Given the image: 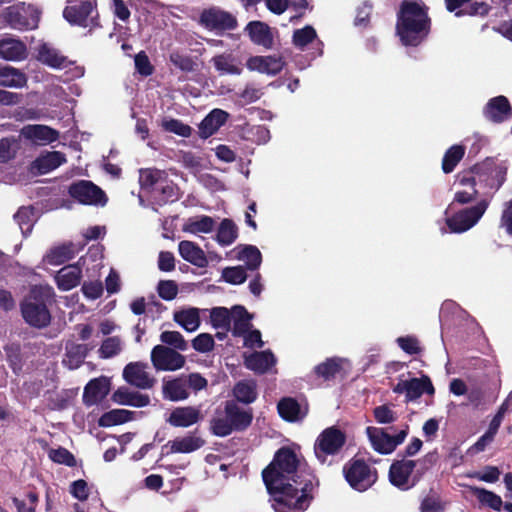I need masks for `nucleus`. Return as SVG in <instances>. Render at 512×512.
I'll return each mask as SVG.
<instances>
[{
  "label": "nucleus",
  "mask_w": 512,
  "mask_h": 512,
  "mask_svg": "<svg viewBox=\"0 0 512 512\" xmlns=\"http://www.w3.org/2000/svg\"><path fill=\"white\" fill-rule=\"evenodd\" d=\"M262 479L275 512H304L311 505L320 482L310 469H302L296 453L278 449L263 469Z\"/></svg>",
  "instance_id": "nucleus-1"
},
{
  "label": "nucleus",
  "mask_w": 512,
  "mask_h": 512,
  "mask_svg": "<svg viewBox=\"0 0 512 512\" xmlns=\"http://www.w3.org/2000/svg\"><path fill=\"white\" fill-rule=\"evenodd\" d=\"M431 18L428 8L416 1L403 0L397 12L396 34L404 46L417 47L429 35Z\"/></svg>",
  "instance_id": "nucleus-2"
},
{
  "label": "nucleus",
  "mask_w": 512,
  "mask_h": 512,
  "mask_svg": "<svg viewBox=\"0 0 512 512\" xmlns=\"http://www.w3.org/2000/svg\"><path fill=\"white\" fill-rule=\"evenodd\" d=\"M253 421L251 408L242 409L236 401L227 400L224 403L223 413L217 411L216 416L210 420V431L218 437L229 436L232 432L245 431Z\"/></svg>",
  "instance_id": "nucleus-3"
},
{
  "label": "nucleus",
  "mask_w": 512,
  "mask_h": 512,
  "mask_svg": "<svg viewBox=\"0 0 512 512\" xmlns=\"http://www.w3.org/2000/svg\"><path fill=\"white\" fill-rule=\"evenodd\" d=\"M53 289L49 286H33L21 303L24 320L33 327L44 328L50 324L51 314L48 304L52 302Z\"/></svg>",
  "instance_id": "nucleus-4"
},
{
  "label": "nucleus",
  "mask_w": 512,
  "mask_h": 512,
  "mask_svg": "<svg viewBox=\"0 0 512 512\" xmlns=\"http://www.w3.org/2000/svg\"><path fill=\"white\" fill-rule=\"evenodd\" d=\"M343 475L350 487L359 492L368 490L378 479L377 470L364 459L356 457L343 466Z\"/></svg>",
  "instance_id": "nucleus-5"
},
{
  "label": "nucleus",
  "mask_w": 512,
  "mask_h": 512,
  "mask_svg": "<svg viewBox=\"0 0 512 512\" xmlns=\"http://www.w3.org/2000/svg\"><path fill=\"white\" fill-rule=\"evenodd\" d=\"M347 437L344 431L336 426L325 428L316 438L314 454L321 464L328 463L329 456L337 455L346 444Z\"/></svg>",
  "instance_id": "nucleus-6"
},
{
  "label": "nucleus",
  "mask_w": 512,
  "mask_h": 512,
  "mask_svg": "<svg viewBox=\"0 0 512 512\" xmlns=\"http://www.w3.org/2000/svg\"><path fill=\"white\" fill-rule=\"evenodd\" d=\"M416 461L408 459L394 460L389 467L388 478L390 483L402 490L407 491L421 480L424 473L427 471V467L417 469L415 473Z\"/></svg>",
  "instance_id": "nucleus-7"
},
{
  "label": "nucleus",
  "mask_w": 512,
  "mask_h": 512,
  "mask_svg": "<svg viewBox=\"0 0 512 512\" xmlns=\"http://www.w3.org/2000/svg\"><path fill=\"white\" fill-rule=\"evenodd\" d=\"M63 17L71 25L89 28V31L101 27L97 0H80L78 4L68 5L63 10Z\"/></svg>",
  "instance_id": "nucleus-8"
},
{
  "label": "nucleus",
  "mask_w": 512,
  "mask_h": 512,
  "mask_svg": "<svg viewBox=\"0 0 512 512\" xmlns=\"http://www.w3.org/2000/svg\"><path fill=\"white\" fill-rule=\"evenodd\" d=\"M490 205L488 199H481L475 205L459 210L445 219L451 233H464L474 227Z\"/></svg>",
  "instance_id": "nucleus-9"
},
{
  "label": "nucleus",
  "mask_w": 512,
  "mask_h": 512,
  "mask_svg": "<svg viewBox=\"0 0 512 512\" xmlns=\"http://www.w3.org/2000/svg\"><path fill=\"white\" fill-rule=\"evenodd\" d=\"M367 436L373 449L380 454L392 453L398 445L402 444L409 434V425L405 424L397 434L391 436L383 428L367 427Z\"/></svg>",
  "instance_id": "nucleus-10"
},
{
  "label": "nucleus",
  "mask_w": 512,
  "mask_h": 512,
  "mask_svg": "<svg viewBox=\"0 0 512 512\" xmlns=\"http://www.w3.org/2000/svg\"><path fill=\"white\" fill-rule=\"evenodd\" d=\"M68 194L83 205L104 206L108 201L105 192L89 180L73 182L68 188Z\"/></svg>",
  "instance_id": "nucleus-11"
},
{
  "label": "nucleus",
  "mask_w": 512,
  "mask_h": 512,
  "mask_svg": "<svg viewBox=\"0 0 512 512\" xmlns=\"http://www.w3.org/2000/svg\"><path fill=\"white\" fill-rule=\"evenodd\" d=\"M199 22L210 31H231L238 26L237 19L232 13L218 7L204 9L200 14Z\"/></svg>",
  "instance_id": "nucleus-12"
},
{
  "label": "nucleus",
  "mask_w": 512,
  "mask_h": 512,
  "mask_svg": "<svg viewBox=\"0 0 512 512\" xmlns=\"http://www.w3.org/2000/svg\"><path fill=\"white\" fill-rule=\"evenodd\" d=\"M151 361L156 370L175 371L185 364V357L174 349L156 345L151 351Z\"/></svg>",
  "instance_id": "nucleus-13"
},
{
  "label": "nucleus",
  "mask_w": 512,
  "mask_h": 512,
  "mask_svg": "<svg viewBox=\"0 0 512 512\" xmlns=\"http://www.w3.org/2000/svg\"><path fill=\"white\" fill-rule=\"evenodd\" d=\"M21 136L33 145L45 146L58 140L59 132L46 125L28 124L20 131Z\"/></svg>",
  "instance_id": "nucleus-14"
},
{
  "label": "nucleus",
  "mask_w": 512,
  "mask_h": 512,
  "mask_svg": "<svg viewBox=\"0 0 512 512\" xmlns=\"http://www.w3.org/2000/svg\"><path fill=\"white\" fill-rule=\"evenodd\" d=\"M147 363L131 362L127 364L123 370L124 380L140 389H150L155 383V379L147 372Z\"/></svg>",
  "instance_id": "nucleus-15"
},
{
  "label": "nucleus",
  "mask_w": 512,
  "mask_h": 512,
  "mask_svg": "<svg viewBox=\"0 0 512 512\" xmlns=\"http://www.w3.org/2000/svg\"><path fill=\"white\" fill-rule=\"evenodd\" d=\"M284 66L285 61L283 57L277 55L251 56L246 62V67L250 71H257L272 76L279 74Z\"/></svg>",
  "instance_id": "nucleus-16"
},
{
  "label": "nucleus",
  "mask_w": 512,
  "mask_h": 512,
  "mask_svg": "<svg viewBox=\"0 0 512 512\" xmlns=\"http://www.w3.org/2000/svg\"><path fill=\"white\" fill-rule=\"evenodd\" d=\"M483 114L493 123H502L512 117V107L507 97L499 95L487 102Z\"/></svg>",
  "instance_id": "nucleus-17"
},
{
  "label": "nucleus",
  "mask_w": 512,
  "mask_h": 512,
  "mask_svg": "<svg viewBox=\"0 0 512 512\" xmlns=\"http://www.w3.org/2000/svg\"><path fill=\"white\" fill-rule=\"evenodd\" d=\"M110 392V381L107 377L101 376L90 380L83 392V403L86 406H93L106 398Z\"/></svg>",
  "instance_id": "nucleus-18"
},
{
  "label": "nucleus",
  "mask_w": 512,
  "mask_h": 512,
  "mask_svg": "<svg viewBox=\"0 0 512 512\" xmlns=\"http://www.w3.org/2000/svg\"><path fill=\"white\" fill-rule=\"evenodd\" d=\"M169 181L168 174L159 169L146 168L141 169L139 173V183L143 190L151 194L153 199L159 193L165 182Z\"/></svg>",
  "instance_id": "nucleus-19"
},
{
  "label": "nucleus",
  "mask_w": 512,
  "mask_h": 512,
  "mask_svg": "<svg viewBox=\"0 0 512 512\" xmlns=\"http://www.w3.org/2000/svg\"><path fill=\"white\" fill-rule=\"evenodd\" d=\"M201 419L202 415L199 408L183 406L174 408L166 421L173 427L187 428L198 423Z\"/></svg>",
  "instance_id": "nucleus-20"
},
{
  "label": "nucleus",
  "mask_w": 512,
  "mask_h": 512,
  "mask_svg": "<svg viewBox=\"0 0 512 512\" xmlns=\"http://www.w3.org/2000/svg\"><path fill=\"white\" fill-rule=\"evenodd\" d=\"M250 40L266 49H271L274 44V37L268 24L262 21H250L246 27Z\"/></svg>",
  "instance_id": "nucleus-21"
},
{
  "label": "nucleus",
  "mask_w": 512,
  "mask_h": 512,
  "mask_svg": "<svg viewBox=\"0 0 512 512\" xmlns=\"http://www.w3.org/2000/svg\"><path fill=\"white\" fill-rule=\"evenodd\" d=\"M423 394L430 396L435 394V388L428 375L422 374L419 378L414 377L407 380L405 402L416 401Z\"/></svg>",
  "instance_id": "nucleus-22"
},
{
  "label": "nucleus",
  "mask_w": 512,
  "mask_h": 512,
  "mask_svg": "<svg viewBox=\"0 0 512 512\" xmlns=\"http://www.w3.org/2000/svg\"><path fill=\"white\" fill-rule=\"evenodd\" d=\"M0 58L6 61H22L27 58V46L20 39L3 38L0 40Z\"/></svg>",
  "instance_id": "nucleus-23"
},
{
  "label": "nucleus",
  "mask_w": 512,
  "mask_h": 512,
  "mask_svg": "<svg viewBox=\"0 0 512 512\" xmlns=\"http://www.w3.org/2000/svg\"><path fill=\"white\" fill-rule=\"evenodd\" d=\"M229 113L215 108L200 123L199 134L206 139L215 134L228 120Z\"/></svg>",
  "instance_id": "nucleus-24"
},
{
  "label": "nucleus",
  "mask_w": 512,
  "mask_h": 512,
  "mask_svg": "<svg viewBox=\"0 0 512 512\" xmlns=\"http://www.w3.org/2000/svg\"><path fill=\"white\" fill-rule=\"evenodd\" d=\"M276 360L271 351L252 352L244 356V365L247 369L254 371L257 374L266 373L274 364Z\"/></svg>",
  "instance_id": "nucleus-25"
},
{
  "label": "nucleus",
  "mask_w": 512,
  "mask_h": 512,
  "mask_svg": "<svg viewBox=\"0 0 512 512\" xmlns=\"http://www.w3.org/2000/svg\"><path fill=\"white\" fill-rule=\"evenodd\" d=\"M111 400L120 405L145 407L150 403V397L137 391H129L126 387H120L112 394Z\"/></svg>",
  "instance_id": "nucleus-26"
},
{
  "label": "nucleus",
  "mask_w": 512,
  "mask_h": 512,
  "mask_svg": "<svg viewBox=\"0 0 512 512\" xmlns=\"http://www.w3.org/2000/svg\"><path fill=\"white\" fill-rule=\"evenodd\" d=\"M82 269L77 265H67L61 268L55 277L57 286L62 291H69L80 284Z\"/></svg>",
  "instance_id": "nucleus-27"
},
{
  "label": "nucleus",
  "mask_w": 512,
  "mask_h": 512,
  "mask_svg": "<svg viewBox=\"0 0 512 512\" xmlns=\"http://www.w3.org/2000/svg\"><path fill=\"white\" fill-rule=\"evenodd\" d=\"M178 251L181 257L192 265L199 268H204L208 265V260L204 251L192 241H181L178 245Z\"/></svg>",
  "instance_id": "nucleus-28"
},
{
  "label": "nucleus",
  "mask_w": 512,
  "mask_h": 512,
  "mask_svg": "<svg viewBox=\"0 0 512 512\" xmlns=\"http://www.w3.org/2000/svg\"><path fill=\"white\" fill-rule=\"evenodd\" d=\"M37 59L42 64L55 69L67 67L71 64L66 56L61 55L58 50L51 48L46 43L40 45Z\"/></svg>",
  "instance_id": "nucleus-29"
},
{
  "label": "nucleus",
  "mask_w": 512,
  "mask_h": 512,
  "mask_svg": "<svg viewBox=\"0 0 512 512\" xmlns=\"http://www.w3.org/2000/svg\"><path fill=\"white\" fill-rule=\"evenodd\" d=\"M66 162L65 154L60 151L46 152L37 157L33 166L40 174H46Z\"/></svg>",
  "instance_id": "nucleus-30"
},
{
  "label": "nucleus",
  "mask_w": 512,
  "mask_h": 512,
  "mask_svg": "<svg viewBox=\"0 0 512 512\" xmlns=\"http://www.w3.org/2000/svg\"><path fill=\"white\" fill-rule=\"evenodd\" d=\"M7 24L16 30H31L37 27V20L30 19L25 13L15 7H8L5 12Z\"/></svg>",
  "instance_id": "nucleus-31"
},
{
  "label": "nucleus",
  "mask_w": 512,
  "mask_h": 512,
  "mask_svg": "<svg viewBox=\"0 0 512 512\" xmlns=\"http://www.w3.org/2000/svg\"><path fill=\"white\" fill-rule=\"evenodd\" d=\"M211 61L220 75H240L242 73L237 58L231 53L215 55Z\"/></svg>",
  "instance_id": "nucleus-32"
},
{
  "label": "nucleus",
  "mask_w": 512,
  "mask_h": 512,
  "mask_svg": "<svg viewBox=\"0 0 512 512\" xmlns=\"http://www.w3.org/2000/svg\"><path fill=\"white\" fill-rule=\"evenodd\" d=\"M205 440L194 434H189L185 437L176 438L173 441H169L170 453H191L202 446H204Z\"/></svg>",
  "instance_id": "nucleus-33"
},
{
  "label": "nucleus",
  "mask_w": 512,
  "mask_h": 512,
  "mask_svg": "<svg viewBox=\"0 0 512 512\" xmlns=\"http://www.w3.org/2000/svg\"><path fill=\"white\" fill-rule=\"evenodd\" d=\"M233 318L232 334L235 337L244 336L251 327L252 316L247 309L241 305H235L231 309Z\"/></svg>",
  "instance_id": "nucleus-34"
},
{
  "label": "nucleus",
  "mask_w": 512,
  "mask_h": 512,
  "mask_svg": "<svg viewBox=\"0 0 512 512\" xmlns=\"http://www.w3.org/2000/svg\"><path fill=\"white\" fill-rule=\"evenodd\" d=\"M342 363L343 359L339 357L327 358L324 362L316 365L313 372L316 377L324 381H331L342 371Z\"/></svg>",
  "instance_id": "nucleus-35"
},
{
  "label": "nucleus",
  "mask_w": 512,
  "mask_h": 512,
  "mask_svg": "<svg viewBox=\"0 0 512 512\" xmlns=\"http://www.w3.org/2000/svg\"><path fill=\"white\" fill-rule=\"evenodd\" d=\"M27 84L26 75L11 66H0V86L22 88Z\"/></svg>",
  "instance_id": "nucleus-36"
},
{
  "label": "nucleus",
  "mask_w": 512,
  "mask_h": 512,
  "mask_svg": "<svg viewBox=\"0 0 512 512\" xmlns=\"http://www.w3.org/2000/svg\"><path fill=\"white\" fill-rule=\"evenodd\" d=\"M233 395L238 402L249 405L253 403L258 396L257 385L254 380H242L235 384Z\"/></svg>",
  "instance_id": "nucleus-37"
},
{
  "label": "nucleus",
  "mask_w": 512,
  "mask_h": 512,
  "mask_svg": "<svg viewBox=\"0 0 512 512\" xmlns=\"http://www.w3.org/2000/svg\"><path fill=\"white\" fill-rule=\"evenodd\" d=\"M235 251L237 252L236 258L245 261L247 269L256 270L261 265L262 255L256 246L240 244Z\"/></svg>",
  "instance_id": "nucleus-38"
},
{
  "label": "nucleus",
  "mask_w": 512,
  "mask_h": 512,
  "mask_svg": "<svg viewBox=\"0 0 512 512\" xmlns=\"http://www.w3.org/2000/svg\"><path fill=\"white\" fill-rule=\"evenodd\" d=\"M278 413L282 419L288 422H295L305 415L301 414V407L298 401L291 397L282 398L277 405Z\"/></svg>",
  "instance_id": "nucleus-39"
},
{
  "label": "nucleus",
  "mask_w": 512,
  "mask_h": 512,
  "mask_svg": "<svg viewBox=\"0 0 512 512\" xmlns=\"http://www.w3.org/2000/svg\"><path fill=\"white\" fill-rule=\"evenodd\" d=\"M133 412L126 409H113L105 412L99 418V426L111 427L133 420Z\"/></svg>",
  "instance_id": "nucleus-40"
},
{
  "label": "nucleus",
  "mask_w": 512,
  "mask_h": 512,
  "mask_svg": "<svg viewBox=\"0 0 512 512\" xmlns=\"http://www.w3.org/2000/svg\"><path fill=\"white\" fill-rule=\"evenodd\" d=\"M174 321L186 331L193 332L200 326L199 310L189 308L174 313Z\"/></svg>",
  "instance_id": "nucleus-41"
},
{
  "label": "nucleus",
  "mask_w": 512,
  "mask_h": 512,
  "mask_svg": "<svg viewBox=\"0 0 512 512\" xmlns=\"http://www.w3.org/2000/svg\"><path fill=\"white\" fill-rule=\"evenodd\" d=\"M470 491L482 506H487L495 511L501 510L503 501L496 493L476 486H471Z\"/></svg>",
  "instance_id": "nucleus-42"
},
{
  "label": "nucleus",
  "mask_w": 512,
  "mask_h": 512,
  "mask_svg": "<svg viewBox=\"0 0 512 512\" xmlns=\"http://www.w3.org/2000/svg\"><path fill=\"white\" fill-rule=\"evenodd\" d=\"M238 237L236 224L228 218L223 219L217 230L216 240L221 246L231 245Z\"/></svg>",
  "instance_id": "nucleus-43"
},
{
  "label": "nucleus",
  "mask_w": 512,
  "mask_h": 512,
  "mask_svg": "<svg viewBox=\"0 0 512 512\" xmlns=\"http://www.w3.org/2000/svg\"><path fill=\"white\" fill-rule=\"evenodd\" d=\"M164 398L170 401L185 400L189 397L186 384L180 379H173L163 384Z\"/></svg>",
  "instance_id": "nucleus-44"
},
{
  "label": "nucleus",
  "mask_w": 512,
  "mask_h": 512,
  "mask_svg": "<svg viewBox=\"0 0 512 512\" xmlns=\"http://www.w3.org/2000/svg\"><path fill=\"white\" fill-rule=\"evenodd\" d=\"M465 155V147L463 145H453L446 150L442 159V171L449 174L454 171L459 162Z\"/></svg>",
  "instance_id": "nucleus-45"
},
{
  "label": "nucleus",
  "mask_w": 512,
  "mask_h": 512,
  "mask_svg": "<svg viewBox=\"0 0 512 512\" xmlns=\"http://www.w3.org/2000/svg\"><path fill=\"white\" fill-rule=\"evenodd\" d=\"M34 212L35 210L33 206H22L14 214V220L18 224L24 236H27L32 232L35 222Z\"/></svg>",
  "instance_id": "nucleus-46"
},
{
  "label": "nucleus",
  "mask_w": 512,
  "mask_h": 512,
  "mask_svg": "<svg viewBox=\"0 0 512 512\" xmlns=\"http://www.w3.org/2000/svg\"><path fill=\"white\" fill-rule=\"evenodd\" d=\"M75 256V251L72 244H64L54 247L47 254V261L51 265L63 264Z\"/></svg>",
  "instance_id": "nucleus-47"
},
{
  "label": "nucleus",
  "mask_w": 512,
  "mask_h": 512,
  "mask_svg": "<svg viewBox=\"0 0 512 512\" xmlns=\"http://www.w3.org/2000/svg\"><path fill=\"white\" fill-rule=\"evenodd\" d=\"M232 311L226 307H214L210 311V321L214 328L229 331L231 329Z\"/></svg>",
  "instance_id": "nucleus-48"
},
{
  "label": "nucleus",
  "mask_w": 512,
  "mask_h": 512,
  "mask_svg": "<svg viewBox=\"0 0 512 512\" xmlns=\"http://www.w3.org/2000/svg\"><path fill=\"white\" fill-rule=\"evenodd\" d=\"M215 221L212 217L202 215L200 217L190 218L185 224L184 230L192 234L210 233L214 228Z\"/></svg>",
  "instance_id": "nucleus-49"
},
{
  "label": "nucleus",
  "mask_w": 512,
  "mask_h": 512,
  "mask_svg": "<svg viewBox=\"0 0 512 512\" xmlns=\"http://www.w3.org/2000/svg\"><path fill=\"white\" fill-rule=\"evenodd\" d=\"M180 197V189L171 179L165 182V185L161 187L159 193L155 196L154 200L159 205H164L169 202H175Z\"/></svg>",
  "instance_id": "nucleus-50"
},
{
  "label": "nucleus",
  "mask_w": 512,
  "mask_h": 512,
  "mask_svg": "<svg viewBox=\"0 0 512 512\" xmlns=\"http://www.w3.org/2000/svg\"><path fill=\"white\" fill-rule=\"evenodd\" d=\"M19 149V141L14 137L0 139V163H7L14 159Z\"/></svg>",
  "instance_id": "nucleus-51"
},
{
  "label": "nucleus",
  "mask_w": 512,
  "mask_h": 512,
  "mask_svg": "<svg viewBox=\"0 0 512 512\" xmlns=\"http://www.w3.org/2000/svg\"><path fill=\"white\" fill-rule=\"evenodd\" d=\"M89 348L86 344H71L66 347V357L69 360L70 367H79L86 358Z\"/></svg>",
  "instance_id": "nucleus-52"
},
{
  "label": "nucleus",
  "mask_w": 512,
  "mask_h": 512,
  "mask_svg": "<svg viewBox=\"0 0 512 512\" xmlns=\"http://www.w3.org/2000/svg\"><path fill=\"white\" fill-rule=\"evenodd\" d=\"M12 503L16 507L17 512H36L39 496L38 493L29 491L23 499L12 497Z\"/></svg>",
  "instance_id": "nucleus-53"
},
{
  "label": "nucleus",
  "mask_w": 512,
  "mask_h": 512,
  "mask_svg": "<svg viewBox=\"0 0 512 512\" xmlns=\"http://www.w3.org/2000/svg\"><path fill=\"white\" fill-rule=\"evenodd\" d=\"M48 456L51 461L57 464L68 467H75L77 465L75 456L68 449L61 446L55 449H50Z\"/></svg>",
  "instance_id": "nucleus-54"
},
{
  "label": "nucleus",
  "mask_w": 512,
  "mask_h": 512,
  "mask_svg": "<svg viewBox=\"0 0 512 512\" xmlns=\"http://www.w3.org/2000/svg\"><path fill=\"white\" fill-rule=\"evenodd\" d=\"M169 60L175 67L186 73L194 72L197 67V64L191 56L184 55L179 51L170 53Z\"/></svg>",
  "instance_id": "nucleus-55"
},
{
  "label": "nucleus",
  "mask_w": 512,
  "mask_h": 512,
  "mask_svg": "<svg viewBox=\"0 0 512 512\" xmlns=\"http://www.w3.org/2000/svg\"><path fill=\"white\" fill-rule=\"evenodd\" d=\"M317 37L316 31L312 26H305L297 29L293 33L292 42L296 47L303 48L310 44Z\"/></svg>",
  "instance_id": "nucleus-56"
},
{
  "label": "nucleus",
  "mask_w": 512,
  "mask_h": 512,
  "mask_svg": "<svg viewBox=\"0 0 512 512\" xmlns=\"http://www.w3.org/2000/svg\"><path fill=\"white\" fill-rule=\"evenodd\" d=\"M222 278L227 283L239 285L246 281L247 274L242 266L226 267L222 271Z\"/></svg>",
  "instance_id": "nucleus-57"
},
{
  "label": "nucleus",
  "mask_w": 512,
  "mask_h": 512,
  "mask_svg": "<svg viewBox=\"0 0 512 512\" xmlns=\"http://www.w3.org/2000/svg\"><path fill=\"white\" fill-rule=\"evenodd\" d=\"M121 351V341L118 337H108L103 342L99 349L101 358L108 359L116 356Z\"/></svg>",
  "instance_id": "nucleus-58"
},
{
  "label": "nucleus",
  "mask_w": 512,
  "mask_h": 512,
  "mask_svg": "<svg viewBox=\"0 0 512 512\" xmlns=\"http://www.w3.org/2000/svg\"><path fill=\"white\" fill-rule=\"evenodd\" d=\"M398 346L409 355L421 354L423 348L420 345V341L415 336H402L396 340Z\"/></svg>",
  "instance_id": "nucleus-59"
},
{
  "label": "nucleus",
  "mask_w": 512,
  "mask_h": 512,
  "mask_svg": "<svg viewBox=\"0 0 512 512\" xmlns=\"http://www.w3.org/2000/svg\"><path fill=\"white\" fill-rule=\"evenodd\" d=\"M161 342L174 347L175 349L185 351L187 349V342L182 334L178 331H164L160 335Z\"/></svg>",
  "instance_id": "nucleus-60"
},
{
  "label": "nucleus",
  "mask_w": 512,
  "mask_h": 512,
  "mask_svg": "<svg viewBox=\"0 0 512 512\" xmlns=\"http://www.w3.org/2000/svg\"><path fill=\"white\" fill-rule=\"evenodd\" d=\"M445 509L440 497L433 493L431 490L430 494L425 496L420 504L421 512H443Z\"/></svg>",
  "instance_id": "nucleus-61"
},
{
  "label": "nucleus",
  "mask_w": 512,
  "mask_h": 512,
  "mask_svg": "<svg viewBox=\"0 0 512 512\" xmlns=\"http://www.w3.org/2000/svg\"><path fill=\"white\" fill-rule=\"evenodd\" d=\"M157 292L163 300L171 301L178 294V285L173 280H161L157 285Z\"/></svg>",
  "instance_id": "nucleus-62"
},
{
  "label": "nucleus",
  "mask_w": 512,
  "mask_h": 512,
  "mask_svg": "<svg viewBox=\"0 0 512 512\" xmlns=\"http://www.w3.org/2000/svg\"><path fill=\"white\" fill-rule=\"evenodd\" d=\"M373 416L379 424H390L397 419L396 413L387 404L375 407Z\"/></svg>",
  "instance_id": "nucleus-63"
},
{
  "label": "nucleus",
  "mask_w": 512,
  "mask_h": 512,
  "mask_svg": "<svg viewBox=\"0 0 512 512\" xmlns=\"http://www.w3.org/2000/svg\"><path fill=\"white\" fill-rule=\"evenodd\" d=\"M134 62L135 69L140 75L148 77L153 74L154 66L151 64L149 57L144 51H140L135 55Z\"/></svg>",
  "instance_id": "nucleus-64"
}]
</instances>
